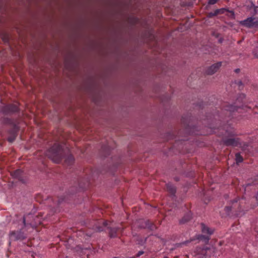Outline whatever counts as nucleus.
<instances>
[{"label":"nucleus","instance_id":"nucleus-1","mask_svg":"<svg viewBox=\"0 0 258 258\" xmlns=\"http://www.w3.org/2000/svg\"><path fill=\"white\" fill-rule=\"evenodd\" d=\"M60 146L56 144L48 151L47 155L54 162L58 163L60 160Z\"/></svg>","mask_w":258,"mask_h":258},{"label":"nucleus","instance_id":"nucleus-2","mask_svg":"<svg viewBox=\"0 0 258 258\" xmlns=\"http://www.w3.org/2000/svg\"><path fill=\"white\" fill-rule=\"evenodd\" d=\"M240 24L246 27H258V19L249 17L247 19L240 22Z\"/></svg>","mask_w":258,"mask_h":258},{"label":"nucleus","instance_id":"nucleus-3","mask_svg":"<svg viewBox=\"0 0 258 258\" xmlns=\"http://www.w3.org/2000/svg\"><path fill=\"white\" fill-rule=\"evenodd\" d=\"M221 66V62H218L215 63L208 70L207 73L209 75H212L216 72L219 68Z\"/></svg>","mask_w":258,"mask_h":258},{"label":"nucleus","instance_id":"nucleus-4","mask_svg":"<svg viewBox=\"0 0 258 258\" xmlns=\"http://www.w3.org/2000/svg\"><path fill=\"white\" fill-rule=\"evenodd\" d=\"M202 230L204 233H207L209 235L212 234L213 233V230L210 229L208 227H206L204 224H202Z\"/></svg>","mask_w":258,"mask_h":258},{"label":"nucleus","instance_id":"nucleus-5","mask_svg":"<svg viewBox=\"0 0 258 258\" xmlns=\"http://www.w3.org/2000/svg\"><path fill=\"white\" fill-rule=\"evenodd\" d=\"M225 143L227 145H232L236 146L237 143V141L234 139H229L225 141Z\"/></svg>","mask_w":258,"mask_h":258},{"label":"nucleus","instance_id":"nucleus-6","mask_svg":"<svg viewBox=\"0 0 258 258\" xmlns=\"http://www.w3.org/2000/svg\"><path fill=\"white\" fill-rule=\"evenodd\" d=\"M236 161L237 163L241 162L243 161V158L239 153L236 154Z\"/></svg>","mask_w":258,"mask_h":258},{"label":"nucleus","instance_id":"nucleus-7","mask_svg":"<svg viewBox=\"0 0 258 258\" xmlns=\"http://www.w3.org/2000/svg\"><path fill=\"white\" fill-rule=\"evenodd\" d=\"M219 0H209V4L213 5L216 3Z\"/></svg>","mask_w":258,"mask_h":258},{"label":"nucleus","instance_id":"nucleus-8","mask_svg":"<svg viewBox=\"0 0 258 258\" xmlns=\"http://www.w3.org/2000/svg\"><path fill=\"white\" fill-rule=\"evenodd\" d=\"M168 190H170L172 194H174L175 191V190L174 189V187H171V188H170L168 186Z\"/></svg>","mask_w":258,"mask_h":258},{"label":"nucleus","instance_id":"nucleus-9","mask_svg":"<svg viewBox=\"0 0 258 258\" xmlns=\"http://www.w3.org/2000/svg\"><path fill=\"white\" fill-rule=\"evenodd\" d=\"M18 110V108L16 106H15L14 107H13V108H12L11 109V111H12V112H15V111H17Z\"/></svg>","mask_w":258,"mask_h":258},{"label":"nucleus","instance_id":"nucleus-10","mask_svg":"<svg viewBox=\"0 0 258 258\" xmlns=\"http://www.w3.org/2000/svg\"><path fill=\"white\" fill-rule=\"evenodd\" d=\"M143 253H144V252L143 251H140L137 254V256H140V255H141Z\"/></svg>","mask_w":258,"mask_h":258},{"label":"nucleus","instance_id":"nucleus-11","mask_svg":"<svg viewBox=\"0 0 258 258\" xmlns=\"http://www.w3.org/2000/svg\"><path fill=\"white\" fill-rule=\"evenodd\" d=\"M218 13H219V10H216V12H215L214 14H213V15H217Z\"/></svg>","mask_w":258,"mask_h":258},{"label":"nucleus","instance_id":"nucleus-12","mask_svg":"<svg viewBox=\"0 0 258 258\" xmlns=\"http://www.w3.org/2000/svg\"><path fill=\"white\" fill-rule=\"evenodd\" d=\"M13 141V139H9V141L12 142Z\"/></svg>","mask_w":258,"mask_h":258},{"label":"nucleus","instance_id":"nucleus-13","mask_svg":"<svg viewBox=\"0 0 258 258\" xmlns=\"http://www.w3.org/2000/svg\"><path fill=\"white\" fill-rule=\"evenodd\" d=\"M21 171L20 170H18L16 171V173H20Z\"/></svg>","mask_w":258,"mask_h":258},{"label":"nucleus","instance_id":"nucleus-14","mask_svg":"<svg viewBox=\"0 0 258 258\" xmlns=\"http://www.w3.org/2000/svg\"><path fill=\"white\" fill-rule=\"evenodd\" d=\"M203 237V236H200V237H199L198 238H201V239H202Z\"/></svg>","mask_w":258,"mask_h":258},{"label":"nucleus","instance_id":"nucleus-15","mask_svg":"<svg viewBox=\"0 0 258 258\" xmlns=\"http://www.w3.org/2000/svg\"><path fill=\"white\" fill-rule=\"evenodd\" d=\"M23 222L25 224V218H24V219H23Z\"/></svg>","mask_w":258,"mask_h":258},{"label":"nucleus","instance_id":"nucleus-16","mask_svg":"<svg viewBox=\"0 0 258 258\" xmlns=\"http://www.w3.org/2000/svg\"><path fill=\"white\" fill-rule=\"evenodd\" d=\"M209 238H207V241H208V240H209Z\"/></svg>","mask_w":258,"mask_h":258}]
</instances>
